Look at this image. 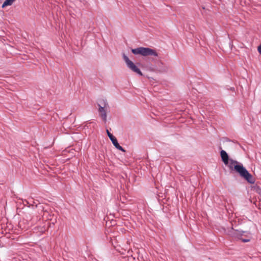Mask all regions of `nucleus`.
I'll return each instance as SVG.
<instances>
[{"instance_id":"9","label":"nucleus","mask_w":261,"mask_h":261,"mask_svg":"<svg viewBox=\"0 0 261 261\" xmlns=\"http://www.w3.org/2000/svg\"><path fill=\"white\" fill-rule=\"evenodd\" d=\"M102 101H103V104L104 105V107H106V106L108 105V103L107 102V100H106L103 99Z\"/></svg>"},{"instance_id":"3","label":"nucleus","mask_w":261,"mask_h":261,"mask_svg":"<svg viewBox=\"0 0 261 261\" xmlns=\"http://www.w3.org/2000/svg\"><path fill=\"white\" fill-rule=\"evenodd\" d=\"M132 52L135 55H140L142 56H158V54L156 50L148 47H138L136 48L132 49Z\"/></svg>"},{"instance_id":"10","label":"nucleus","mask_w":261,"mask_h":261,"mask_svg":"<svg viewBox=\"0 0 261 261\" xmlns=\"http://www.w3.org/2000/svg\"><path fill=\"white\" fill-rule=\"evenodd\" d=\"M257 49L259 54H261V44L258 46Z\"/></svg>"},{"instance_id":"7","label":"nucleus","mask_w":261,"mask_h":261,"mask_svg":"<svg viewBox=\"0 0 261 261\" xmlns=\"http://www.w3.org/2000/svg\"><path fill=\"white\" fill-rule=\"evenodd\" d=\"M99 106V112L100 113V116L102 119L104 121L106 120L107 119V113L106 111L104 109V107H101L100 105H98Z\"/></svg>"},{"instance_id":"8","label":"nucleus","mask_w":261,"mask_h":261,"mask_svg":"<svg viewBox=\"0 0 261 261\" xmlns=\"http://www.w3.org/2000/svg\"><path fill=\"white\" fill-rule=\"evenodd\" d=\"M16 0H6L2 5V8H4L7 6H11Z\"/></svg>"},{"instance_id":"1","label":"nucleus","mask_w":261,"mask_h":261,"mask_svg":"<svg viewBox=\"0 0 261 261\" xmlns=\"http://www.w3.org/2000/svg\"><path fill=\"white\" fill-rule=\"evenodd\" d=\"M233 167L234 170L248 182L250 184L254 183V178L253 177L252 175L248 172L245 168L243 167V165L239 164L237 161H231L229 167L230 168H232Z\"/></svg>"},{"instance_id":"2","label":"nucleus","mask_w":261,"mask_h":261,"mask_svg":"<svg viewBox=\"0 0 261 261\" xmlns=\"http://www.w3.org/2000/svg\"><path fill=\"white\" fill-rule=\"evenodd\" d=\"M229 234L233 239L240 240L243 242H248L251 239L249 233L234 230L233 228L229 231Z\"/></svg>"},{"instance_id":"4","label":"nucleus","mask_w":261,"mask_h":261,"mask_svg":"<svg viewBox=\"0 0 261 261\" xmlns=\"http://www.w3.org/2000/svg\"><path fill=\"white\" fill-rule=\"evenodd\" d=\"M123 59L125 62L127 66L129 69H130L133 71L138 73L140 75H142V73L141 70L136 66V65L131 61L129 58L125 55H123Z\"/></svg>"},{"instance_id":"5","label":"nucleus","mask_w":261,"mask_h":261,"mask_svg":"<svg viewBox=\"0 0 261 261\" xmlns=\"http://www.w3.org/2000/svg\"><path fill=\"white\" fill-rule=\"evenodd\" d=\"M107 133L115 147L118 150L125 152V150L119 144L117 139L108 130H107Z\"/></svg>"},{"instance_id":"6","label":"nucleus","mask_w":261,"mask_h":261,"mask_svg":"<svg viewBox=\"0 0 261 261\" xmlns=\"http://www.w3.org/2000/svg\"><path fill=\"white\" fill-rule=\"evenodd\" d=\"M220 154H221V157L222 158V161L224 162V163L225 165L228 164L229 158H228V155L227 153H226V152L225 151L222 150L221 151Z\"/></svg>"}]
</instances>
